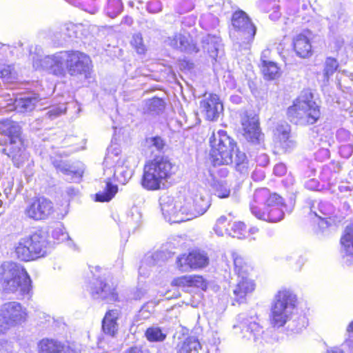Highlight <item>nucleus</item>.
Listing matches in <instances>:
<instances>
[{"mask_svg":"<svg viewBox=\"0 0 353 353\" xmlns=\"http://www.w3.org/2000/svg\"><path fill=\"white\" fill-rule=\"evenodd\" d=\"M296 296L290 290H281L275 296L272 306V323L274 327L283 326L293 314Z\"/></svg>","mask_w":353,"mask_h":353,"instance_id":"6e6552de","label":"nucleus"},{"mask_svg":"<svg viewBox=\"0 0 353 353\" xmlns=\"http://www.w3.org/2000/svg\"><path fill=\"white\" fill-rule=\"evenodd\" d=\"M159 205L162 214L166 221L170 223H179L185 221V218L181 217L180 201H174V199L167 194H163L159 198Z\"/></svg>","mask_w":353,"mask_h":353,"instance_id":"f3484780","label":"nucleus"},{"mask_svg":"<svg viewBox=\"0 0 353 353\" xmlns=\"http://www.w3.org/2000/svg\"><path fill=\"white\" fill-rule=\"evenodd\" d=\"M53 165L57 171L64 174L66 173V165L64 161L55 159L53 161Z\"/></svg>","mask_w":353,"mask_h":353,"instance_id":"052dcab7","label":"nucleus"},{"mask_svg":"<svg viewBox=\"0 0 353 353\" xmlns=\"http://www.w3.org/2000/svg\"><path fill=\"white\" fill-rule=\"evenodd\" d=\"M252 178L255 181H259L265 178V172L263 170L256 169L252 174Z\"/></svg>","mask_w":353,"mask_h":353,"instance_id":"680f3d73","label":"nucleus"},{"mask_svg":"<svg viewBox=\"0 0 353 353\" xmlns=\"http://www.w3.org/2000/svg\"><path fill=\"white\" fill-rule=\"evenodd\" d=\"M170 44L173 48L179 49L181 51L190 53L199 52V49L196 45L190 43L188 39L181 34H176L174 37L170 40Z\"/></svg>","mask_w":353,"mask_h":353,"instance_id":"c756f323","label":"nucleus"},{"mask_svg":"<svg viewBox=\"0 0 353 353\" xmlns=\"http://www.w3.org/2000/svg\"><path fill=\"white\" fill-rule=\"evenodd\" d=\"M25 214L34 221L47 219L54 212L53 203L45 196L32 199L25 209Z\"/></svg>","mask_w":353,"mask_h":353,"instance_id":"ddd939ff","label":"nucleus"},{"mask_svg":"<svg viewBox=\"0 0 353 353\" xmlns=\"http://www.w3.org/2000/svg\"><path fill=\"white\" fill-rule=\"evenodd\" d=\"M147 9L150 12L157 13L162 10V3L159 1H153L150 2L147 6Z\"/></svg>","mask_w":353,"mask_h":353,"instance_id":"603ef678","label":"nucleus"},{"mask_svg":"<svg viewBox=\"0 0 353 353\" xmlns=\"http://www.w3.org/2000/svg\"><path fill=\"white\" fill-rule=\"evenodd\" d=\"M68 353H82L81 345L76 342L68 344Z\"/></svg>","mask_w":353,"mask_h":353,"instance_id":"bf43d9fd","label":"nucleus"},{"mask_svg":"<svg viewBox=\"0 0 353 353\" xmlns=\"http://www.w3.org/2000/svg\"><path fill=\"white\" fill-rule=\"evenodd\" d=\"M200 108L209 121H216L223 111V103L215 94H204V99L200 101Z\"/></svg>","mask_w":353,"mask_h":353,"instance_id":"6ab92c4d","label":"nucleus"},{"mask_svg":"<svg viewBox=\"0 0 353 353\" xmlns=\"http://www.w3.org/2000/svg\"><path fill=\"white\" fill-rule=\"evenodd\" d=\"M92 61L90 57L81 52H68V73L82 82L91 77Z\"/></svg>","mask_w":353,"mask_h":353,"instance_id":"9b49d317","label":"nucleus"},{"mask_svg":"<svg viewBox=\"0 0 353 353\" xmlns=\"http://www.w3.org/2000/svg\"><path fill=\"white\" fill-rule=\"evenodd\" d=\"M255 161L259 166L265 167L269 163V157L265 153L261 152L255 157Z\"/></svg>","mask_w":353,"mask_h":353,"instance_id":"864d4df0","label":"nucleus"},{"mask_svg":"<svg viewBox=\"0 0 353 353\" xmlns=\"http://www.w3.org/2000/svg\"><path fill=\"white\" fill-rule=\"evenodd\" d=\"M227 221L228 218L225 216H221L217 219L216 225L214 228V230L219 236L223 235L222 228L225 227V225L227 223Z\"/></svg>","mask_w":353,"mask_h":353,"instance_id":"3c124183","label":"nucleus"},{"mask_svg":"<svg viewBox=\"0 0 353 353\" xmlns=\"http://www.w3.org/2000/svg\"><path fill=\"white\" fill-rule=\"evenodd\" d=\"M254 201L258 203L265 202L263 208L251 205L250 210L257 219L271 223H276L283 219V208H285V205L283 198L279 194H270L268 189L262 188L255 191Z\"/></svg>","mask_w":353,"mask_h":353,"instance_id":"20e7f679","label":"nucleus"},{"mask_svg":"<svg viewBox=\"0 0 353 353\" xmlns=\"http://www.w3.org/2000/svg\"><path fill=\"white\" fill-rule=\"evenodd\" d=\"M201 348L198 339L194 336H189L177 343L176 351V353H190L192 350L198 352Z\"/></svg>","mask_w":353,"mask_h":353,"instance_id":"473e14b6","label":"nucleus"},{"mask_svg":"<svg viewBox=\"0 0 353 353\" xmlns=\"http://www.w3.org/2000/svg\"><path fill=\"white\" fill-rule=\"evenodd\" d=\"M145 294V290L143 289H137L134 294V299L136 300L141 299Z\"/></svg>","mask_w":353,"mask_h":353,"instance_id":"774afa93","label":"nucleus"},{"mask_svg":"<svg viewBox=\"0 0 353 353\" xmlns=\"http://www.w3.org/2000/svg\"><path fill=\"white\" fill-rule=\"evenodd\" d=\"M40 353H61L63 350V345L53 339H43L39 343Z\"/></svg>","mask_w":353,"mask_h":353,"instance_id":"f704fd0d","label":"nucleus"},{"mask_svg":"<svg viewBox=\"0 0 353 353\" xmlns=\"http://www.w3.org/2000/svg\"><path fill=\"white\" fill-rule=\"evenodd\" d=\"M320 221L319 222V227L321 230H325L330 225V219H319Z\"/></svg>","mask_w":353,"mask_h":353,"instance_id":"69168bd1","label":"nucleus"},{"mask_svg":"<svg viewBox=\"0 0 353 353\" xmlns=\"http://www.w3.org/2000/svg\"><path fill=\"white\" fill-rule=\"evenodd\" d=\"M241 124L245 139L257 150L263 149L264 135L259 128V118L246 115L242 118Z\"/></svg>","mask_w":353,"mask_h":353,"instance_id":"4468645a","label":"nucleus"},{"mask_svg":"<svg viewBox=\"0 0 353 353\" xmlns=\"http://www.w3.org/2000/svg\"><path fill=\"white\" fill-rule=\"evenodd\" d=\"M142 214L137 208H132L127 214L125 228L129 232H134L141 225Z\"/></svg>","mask_w":353,"mask_h":353,"instance_id":"c85d7f7f","label":"nucleus"},{"mask_svg":"<svg viewBox=\"0 0 353 353\" xmlns=\"http://www.w3.org/2000/svg\"><path fill=\"white\" fill-rule=\"evenodd\" d=\"M0 145L6 146L3 152L19 168L26 159L21 126L15 121L7 120L0 125Z\"/></svg>","mask_w":353,"mask_h":353,"instance_id":"f03ea898","label":"nucleus"},{"mask_svg":"<svg viewBox=\"0 0 353 353\" xmlns=\"http://www.w3.org/2000/svg\"><path fill=\"white\" fill-rule=\"evenodd\" d=\"M294 49L297 56L307 58L312 55V45L304 34H299L294 39Z\"/></svg>","mask_w":353,"mask_h":353,"instance_id":"b1692460","label":"nucleus"},{"mask_svg":"<svg viewBox=\"0 0 353 353\" xmlns=\"http://www.w3.org/2000/svg\"><path fill=\"white\" fill-rule=\"evenodd\" d=\"M236 327L241 330L243 338L254 341H256L263 332V327L260 325L256 314H239L238 316V325H234V328Z\"/></svg>","mask_w":353,"mask_h":353,"instance_id":"dca6fc26","label":"nucleus"},{"mask_svg":"<svg viewBox=\"0 0 353 353\" xmlns=\"http://www.w3.org/2000/svg\"><path fill=\"white\" fill-rule=\"evenodd\" d=\"M148 110L153 114H159L161 112L164 108V101L159 98H153L148 101L147 103Z\"/></svg>","mask_w":353,"mask_h":353,"instance_id":"37998d69","label":"nucleus"},{"mask_svg":"<svg viewBox=\"0 0 353 353\" xmlns=\"http://www.w3.org/2000/svg\"><path fill=\"white\" fill-rule=\"evenodd\" d=\"M119 310H111L105 313L102 321V329L103 332L110 336H114L118 330L117 321L119 316Z\"/></svg>","mask_w":353,"mask_h":353,"instance_id":"393cba45","label":"nucleus"},{"mask_svg":"<svg viewBox=\"0 0 353 353\" xmlns=\"http://www.w3.org/2000/svg\"><path fill=\"white\" fill-rule=\"evenodd\" d=\"M0 276L5 291L15 292L19 290L21 294L29 293L31 280L20 264L12 261L3 263L0 266Z\"/></svg>","mask_w":353,"mask_h":353,"instance_id":"39448f33","label":"nucleus"},{"mask_svg":"<svg viewBox=\"0 0 353 353\" xmlns=\"http://www.w3.org/2000/svg\"><path fill=\"white\" fill-rule=\"evenodd\" d=\"M305 185L307 189L315 190L316 188H318L319 183L316 179H312L307 181L305 183Z\"/></svg>","mask_w":353,"mask_h":353,"instance_id":"0e129e2a","label":"nucleus"},{"mask_svg":"<svg viewBox=\"0 0 353 353\" xmlns=\"http://www.w3.org/2000/svg\"><path fill=\"white\" fill-rule=\"evenodd\" d=\"M339 67V63L336 59L328 57L326 59L324 68V76L329 78L332 75Z\"/></svg>","mask_w":353,"mask_h":353,"instance_id":"a18cd8bd","label":"nucleus"},{"mask_svg":"<svg viewBox=\"0 0 353 353\" xmlns=\"http://www.w3.org/2000/svg\"><path fill=\"white\" fill-rule=\"evenodd\" d=\"M1 77L9 82L15 78V72L11 65H4L0 70Z\"/></svg>","mask_w":353,"mask_h":353,"instance_id":"09e8293b","label":"nucleus"},{"mask_svg":"<svg viewBox=\"0 0 353 353\" xmlns=\"http://www.w3.org/2000/svg\"><path fill=\"white\" fill-rule=\"evenodd\" d=\"M172 285L179 287L185 285L190 286V276H183L174 279L172 282Z\"/></svg>","mask_w":353,"mask_h":353,"instance_id":"5fc2aeb1","label":"nucleus"},{"mask_svg":"<svg viewBox=\"0 0 353 353\" xmlns=\"http://www.w3.org/2000/svg\"><path fill=\"white\" fill-rule=\"evenodd\" d=\"M176 171V165L168 156H156L144 165L141 185L148 190L163 189Z\"/></svg>","mask_w":353,"mask_h":353,"instance_id":"f257e3e1","label":"nucleus"},{"mask_svg":"<svg viewBox=\"0 0 353 353\" xmlns=\"http://www.w3.org/2000/svg\"><path fill=\"white\" fill-rule=\"evenodd\" d=\"M288 321H289L288 329L295 333L301 332L307 323L304 316H297L292 321L290 319Z\"/></svg>","mask_w":353,"mask_h":353,"instance_id":"c03bdc74","label":"nucleus"},{"mask_svg":"<svg viewBox=\"0 0 353 353\" xmlns=\"http://www.w3.org/2000/svg\"><path fill=\"white\" fill-rule=\"evenodd\" d=\"M156 264V259L154 254H147L141 261V265L139 269L140 274L146 276L148 274V268L154 266Z\"/></svg>","mask_w":353,"mask_h":353,"instance_id":"a19ab883","label":"nucleus"},{"mask_svg":"<svg viewBox=\"0 0 353 353\" xmlns=\"http://www.w3.org/2000/svg\"><path fill=\"white\" fill-rule=\"evenodd\" d=\"M210 206V199L201 192L190 193L185 198V204L181 207V215L186 214L187 220L203 214Z\"/></svg>","mask_w":353,"mask_h":353,"instance_id":"f8f14e48","label":"nucleus"},{"mask_svg":"<svg viewBox=\"0 0 353 353\" xmlns=\"http://www.w3.org/2000/svg\"><path fill=\"white\" fill-rule=\"evenodd\" d=\"M235 154L234 160H233L235 165H236V163H244L249 161L245 152L237 149L235 152Z\"/></svg>","mask_w":353,"mask_h":353,"instance_id":"4d7b16f0","label":"nucleus"},{"mask_svg":"<svg viewBox=\"0 0 353 353\" xmlns=\"http://www.w3.org/2000/svg\"><path fill=\"white\" fill-rule=\"evenodd\" d=\"M334 213V207L328 202H319L318 212L314 211V215L319 219H331Z\"/></svg>","mask_w":353,"mask_h":353,"instance_id":"58836bf2","label":"nucleus"},{"mask_svg":"<svg viewBox=\"0 0 353 353\" xmlns=\"http://www.w3.org/2000/svg\"><path fill=\"white\" fill-rule=\"evenodd\" d=\"M232 25L237 32L238 36L245 42L252 41L256 32V28L248 14L243 10L236 11L232 17Z\"/></svg>","mask_w":353,"mask_h":353,"instance_id":"2eb2a0df","label":"nucleus"},{"mask_svg":"<svg viewBox=\"0 0 353 353\" xmlns=\"http://www.w3.org/2000/svg\"><path fill=\"white\" fill-rule=\"evenodd\" d=\"M291 128L286 123H279L276 128L275 135L279 139L280 146L285 151L294 148L296 142L290 134Z\"/></svg>","mask_w":353,"mask_h":353,"instance_id":"412c9836","label":"nucleus"},{"mask_svg":"<svg viewBox=\"0 0 353 353\" xmlns=\"http://www.w3.org/2000/svg\"><path fill=\"white\" fill-rule=\"evenodd\" d=\"M201 42L204 50H206L213 61H219L223 54V45L220 37L208 34L203 37Z\"/></svg>","mask_w":353,"mask_h":353,"instance_id":"aec40b11","label":"nucleus"},{"mask_svg":"<svg viewBox=\"0 0 353 353\" xmlns=\"http://www.w3.org/2000/svg\"><path fill=\"white\" fill-rule=\"evenodd\" d=\"M145 336L150 342H162L166 339L167 334L159 327L152 326L146 330Z\"/></svg>","mask_w":353,"mask_h":353,"instance_id":"4c0bfd02","label":"nucleus"},{"mask_svg":"<svg viewBox=\"0 0 353 353\" xmlns=\"http://www.w3.org/2000/svg\"><path fill=\"white\" fill-rule=\"evenodd\" d=\"M150 147H154L159 152H163L166 147L165 141L160 137H151L147 140Z\"/></svg>","mask_w":353,"mask_h":353,"instance_id":"de8ad7c7","label":"nucleus"},{"mask_svg":"<svg viewBox=\"0 0 353 353\" xmlns=\"http://www.w3.org/2000/svg\"><path fill=\"white\" fill-rule=\"evenodd\" d=\"M286 172V168L285 165L280 163L277 164L274 168V173L277 176H283Z\"/></svg>","mask_w":353,"mask_h":353,"instance_id":"e2e57ef3","label":"nucleus"},{"mask_svg":"<svg viewBox=\"0 0 353 353\" xmlns=\"http://www.w3.org/2000/svg\"><path fill=\"white\" fill-rule=\"evenodd\" d=\"M241 279L238 282L233 290L237 301H241L245 296L251 293L254 290V283L246 276H241Z\"/></svg>","mask_w":353,"mask_h":353,"instance_id":"cd10ccee","label":"nucleus"},{"mask_svg":"<svg viewBox=\"0 0 353 353\" xmlns=\"http://www.w3.org/2000/svg\"><path fill=\"white\" fill-rule=\"evenodd\" d=\"M190 286H195L202 290L207 288L203 278L201 276H190Z\"/></svg>","mask_w":353,"mask_h":353,"instance_id":"8fccbe9b","label":"nucleus"},{"mask_svg":"<svg viewBox=\"0 0 353 353\" xmlns=\"http://www.w3.org/2000/svg\"><path fill=\"white\" fill-rule=\"evenodd\" d=\"M125 353H150V352L146 347L136 345L128 348Z\"/></svg>","mask_w":353,"mask_h":353,"instance_id":"13d9d810","label":"nucleus"},{"mask_svg":"<svg viewBox=\"0 0 353 353\" xmlns=\"http://www.w3.org/2000/svg\"><path fill=\"white\" fill-rule=\"evenodd\" d=\"M125 163V160L119 159L114 170V179L121 184H125L133 174V170Z\"/></svg>","mask_w":353,"mask_h":353,"instance_id":"a878e982","label":"nucleus"},{"mask_svg":"<svg viewBox=\"0 0 353 353\" xmlns=\"http://www.w3.org/2000/svg\"><path fill=\"white\" fill-rule=\"evenodd\" d=\"M235 169L241 174L246 176L250 171V163L248 161L244 163H236V165H235Z\"/></svg>","mask_w":353,"mask_h":353,"instance_id":"6e6d98bb","label":"nucleus"},{"mask_svg":"<svg viewBox=\"0 0 353 353\" xmlns=\"http://www.w3.org/2000/svg\"><path fill=\"white\" fill-rule=\"evenodd\" d=\"M26 308L16 301L4 303L0 307V333L24 323L27 319Z\"/></svg>","mask_w":353,"mask_h":353,"instance_id":"9d476101","label":"nucleus"},{"mask_svg":"<svg viewBox=\"0 0 353 353\" xmlns=\"http://www.w3.org/2000/svg\"><path fill=\"white\" fill-rule=\"evenodd\" d=\"M85 288L94 300L110 303L118 299L116 285L109 276L93 274L92 278L88 281Z\"/></svg>","mask_w":353,"mask_h":353,"instance_id":"1a4fd4ad","label":"nucleus"},{"mask_svg":"<svg viewBox=\"0 0 353 353\" xmlns=\"http://www.w3.org/2000/svg\"><path fill=\"white\" fill-rule=\"evenodd\" d=\"M210 156L214 165L233 163V153L236 143L226 131L220 130L210 138Z\"/></svg>","mask_w":353,"mask_h":353,"instance_id":"0eeeda50","label":"nucleus"},{"mask_svg":"<svg viewBox=\"0 0 353 353\" xmlns=\"http://www.w3.org/2000/svg\"><path fill=\"white\" fill-rule=\"evenodd\" d=\"M130 43L133 48L136 50L137 53L141 54L145 52V46L143 44V38L141 34H134L132 36Z\"/></svg>","mask_w":353,"mask_h":353,"instance_id":"49530a36","label":"nucleus"},{"mask_svg":"<svg viewBox=\"0 0 353 353\" xmlns=\"http://www.w3.org/2000/svg\"><path fill=\"white\" fill-rule=\"evenodd\" d=\"M79 190L74 185L68 186V196H74L79 194Z\"/></svg>","mask_w":353,"mask_h":353,"instance_id":"338daca9","label":"nucleus"},{"mask_svg":"<svg viewBox=\"0 0 353 353\" xmlns=\"http://www.w3.org/2000/svg\"><path fill=\"white\" fill-rule=\"evenodd\" d=\"M38 101V97L35 94H22L15 99L14 107L16 111L21 113L30 112L34 108Z\"/></svg>","mask_w":353,"mask_h":353,"instance_id":"5701e85b","label":"nucleus"},{"mask_svg":"<svg viewBox=\"0 0 353 353\" xmlns=\"http://www.w3.org/2000/svg\"><path fill=\"white\" fill-rule=\"evenodd\" d=\"M210 187L214 194L221 199H225L230 195V185L225 179L213 176L210 181Z\"/></svg>","mask_w":353,"mask_h":353,"instance_id":"bb28decb","label":"nucleus"},{"mask_svg":"<svg viewBox=\"0 0 353 353\" xmlns=\"http://www.w3.org/2000/svg\"><path fill=\"white\" fill-rule=\"evenodd\" d=\"M102 188L103 191H100L95 194L96 201L108 202L114 196L118 191L117 185H113L110 179L105 181L104 185Z\"/></svg>","mask_w":353,"mask_h":353,"instance_id":"2f4dec72","label":"nucleus"},{"mask_svg":"<svg viewBox=\"0 0 353 353\" xmlns=\"http://www.w3.org/2000/svg\"><path fill=\"white\" fill-rule=\"evenodd\" d=\"M208 257L205 253L199 250L190 252L188 255L183 254L177 259V265L183 272L190 269L201 268L208 264Z\"/></svg>","mask_w":353,"mask_h":353,"instance_id":"a211bd4d","label":"nucleus"},{"mask_svg":"<svg viewBox=\"0 0 353 353\" xmlns=\"http://www.w3.org/2000/svg\"><path fill=\"white\" fill-rule=\"evenodd\" d=\"M45 63L49 65L52 72L54 74H63L64 72L65 54L59 52L52 57H48L46 59Z\"/></svg>","mask_w":353,"mask_h":353,"instance_id":"7c9ffc66","label":"nucleus"},{"mask_svg":"<svg viewBox=\"0 0 353 353\" xmlns=\"http://www.w3.org/2000/svg\"><path fill=\"white\" fill-rule=\"evenodd\" d=\"M343 257L349 265L353 263V223L346 226L344 235L341 239Z\"/></svg>","mask_w":353,"mask_h":353,"instance_id":"4be33fe9","label":"nucleus"},{"mask_svg":"<svg viewBox=\"0 0 353 353\" xmlns=\"http://www.w3.org/2000/svg\"><path fill=\"white\" fill-rule=\"evenodd\" d=\"M245 225L243 222H234L231 228H225V232L228 235L238 239H242L245 234Z\"/></svg>","mask_w":353,"mask_h":353,"instance_id":"ea45409f","label":"nucleus"},{"mask_svg":"<svg viewBox=\"0 0 353 353\" xmlns=\"http://www.w3.org/2000/svg\"><path fill=\"white\" fill-rule=\"evenodd\" d=\"M85 167L82 162L77 161L68 167V181L79 183L84 173Z\"/></svg>","mask_w":353,"mask_h":353,"instance_id":"c9c22d12","label":"nucleus"},{"mask_svg":"<svg viewBox=\"0 0 353 353\" xmlns=\"http://www.w3.org/2000/svg\"><path fill=\"white\" fill-rule=\"evenodd\" d=\"M47 245L46 232L38 230L29 236L21 238L14 244V253L21 261H33L46 255Z\"/></svg>","mask_w":353,"mask_h":353,"instance_id":"423d86ee","label":"nucleus"},{"mask_svg":"<svg viewBox=\"0 0 353 353\" xmlns=\"http://www.w3.org/2000/svg\"><path fill=\"white\" fill-rule=\"evenodd\" d=\"M265 52L261 55L262 72L264 76L269 79H274L279 76V68L275 62L265 59Z\"/></svg>","mask_w":353,"mask_h":353,"instance_id":"72a5a7b5","label":"nucleus"},{"mask_svg":"<svg viewBox=\"0 0 353 353\" xmlns=\"http://www.w3.org/2000/svg\"><path fill=\"white\" fill-rule=\"evenodd\" d=\"M310 90H303L294 104L288 108V118L292 123L301 125L316 123L321 117L320 106L313 100Z\"/></svg>","mask_w":353,"mask_h":353,"instance_id":"7ed1b4c3","label":"nucleus"},{"mask_svg":"<svg viewBox=\"0 0 353 353\" xmlns=\"http://www.w3.org/2000/svg\"><path fill=\"white\" fill-rule=\"evenodd\" d=\"M123 10V4L120 0H109L107 13L111 18H114Z\"/></svg>","mask_w":353,"mask_h":353,"instance_id":"79ce46f5","label":"nucleus"},{"mask_svg":"<svg viewBox=\"0 0 353 353\" xmlns=\"http://www.w3.org/2000/svg\"><path fill=\"white\" fill-rule=\"evenodd\" d=\"M232 258L234 265V270L239 276H245L252 269L248 261L240 254L234 253Z\"/></svg>","mask_w":353,"mask_h":353,"instance_id":"e433bc0d","label":"nucleus"}]
</instances>
